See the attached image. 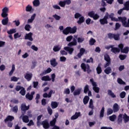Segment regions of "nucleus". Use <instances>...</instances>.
<instances>
[{
    "instance_id": "obj_16",
    "label": "nucleus",
    "mask_w": 129,
    "mask_h": 129,
    "mask_svg": "<svg viewBox=\"0 0 129 129\" xmlns=\"http://www.w3.org/2000/svg\"><path fill=\"white\" fill-rule=\"evenodd\" d=\"M96 70L97 71V74L99 75V74H101V73H102V69L101 68V63H99L96 69Z\"/></svg>"
},
{
    "instance_id": "obj_19",
    "label": "nucleus",
    "mask_w": 129,
    "mask_h": 129,
    "mask_svg": "<svg viewBox=\"0 0 129 129\" xmlns=\"http://www.w3.org/2000/svg\"><path fill=\"white\" fill-rule=\"evenodd\" d=\"M113 110L114 112H117V111L119 110V106H118V104H117V103L114 104L113 106Z\"/></svg>"
},
{
    "instance_id": "obj_34",
    "label": "nucleus",
    "mask_w": 129,
    "mask_h": 129,
    "mask_svg": "<svg viewBox=\"0 0 129 129\" xmlns=\"http://www.w3.org/2000/svg\"><path fill=\"white\" fill-rule=\"evenodd\" d=\"M60 50H61V47H60V45H55L53 48V51H54V52H58Z\"/></svg>"
},
{
    "instance_id": "obj_57",
    "label": "nucleus",
    "mask_w": 129,
    "mask_h": 129,
    "mask_svg": "<svg viewBox=\"0 0 129 129\" xmlns=\"http://www.w3.org/2000/svg\"><path fill=\"white\" fill-rule=\"evenodd\" d=\"M19 80V79L15 76H13L11 78V81H14V82H17Z\"/></svg>"
},
{
    "instance_id": "obj_2",
    "label": "nucleus",
    "mask_w": 129,
    "mask_h": 129,
    "mask_svg": "<svg viewBox=\"0 0 129 129\" xmlns=\"http://www.w3.org/2000/svg\"><path fill=\"white\" fill-rule=\"evenodd\" d=\"M90 81L91 83H92L94 91H95L96 93H99V90H100V89L99 87H97V84H96V82H94L93 79H91Z\"/></svg>"
},
{
    "instance_id": "obj_43",
    "label": "nucleus",
    "mask_w": 129,
    "mask_h": 129,
    "mask_svg": "<svg viewBox=\"0 0 129 129\" xmlns=\"http://www.w3.org/2000/svg\"><path fill=\"white\" fill-rule=\"evenodd\" d=\"M104 107H102L100 112V117H103L104 116Z\"/></svg>"
},
{
    "instance_id": "obj_8",
    "label": "nucleus",
    "mask_w": 129,
    "mask_h": 129,
    "mask_svg": "<svg viewBox=\"0 0 129 129\" xmlns=\"http://www.w3.org/2000/svg\"><path fill=\"white\" fill-rule=\"evenodd\" d=\"M34 95H35V91H32L30 93H27L25 96L26 99H28V100H33V98H34Z\"/></svg>"
},
{
    "instance_id": "obj_21",
    "label": "nucleus",
    "mask_w": 129,
    "mask_h": 129,
    "mask_svg": "<svg viewBox=\"0 0 129 129\" xmlns=\"http://www.w3.org/2000/svg\"><path fill=\"white\" fill-rule=\"evenodd\" d=\"M111 52H112V53H114V54H116V53H119L120 52V49L117 47H112V49H111Z\"/></svg>"
},
{
    "instance_id": "obj_17",
    "label": "nucleus",
    "mask_w": 129,
    "mask_h": 129,
    "mask_svg": "<svg viewBox=\"0 0 129 129\" xmlns=\"http://www.w3.org/2000/svg\"><path fill=\"white\" fill-rule=\"evenodd\" d=\"M15 119V117L12 115H8L6 119H5L4 121L5 123H7L8 121H13Z\"/></svg>"
},
{
    "instance_id": "obj_10",
    "label": "nucleus",
    "mask_w": 129,
    "mask_h": 129,
    "mask_svg": "<svg viewBox=\"0 0 129 129\" xmlns=\"http://www.w3.org/2000/svg\"><path fill=\"white\" fill-rule=\"evenodd\" d=\"M118 22H121L122 23V25L123 27H124L125 26V24H126V17H118Z\"/></svg>"
},
{
    "instance_id": "obj_1",
    "label": "nucleus",
    "mask_w": 129,
    "mask_h": 129,
    "mask_svg": "<svg viewBox=\"0 0 129 129\" xmlns=\"http://www.w3.org/2000/svg\"><path fill=\"white\" fill-rule=\"evenodd\" d=\"M81 68L84 72H87L88 74H90L92 71L90 69V66L88 64H86L83 62L81 64Z\"/></svg>"
},
{
    "instance_id": "obj_13",
    "label": "nucleus",
    "mask_w": 129,
    "mask_h": 129,
    "mask_svg": "<svg viewBox=\"0 0 129 129\" xmlns=\"http://www.w3.org/2000/svg\"><path fill=\"white\" fill-rule=\"evenodd\" d=\"M108 19H110L112 22H118V18L114 17V14L111 13L110 15L108 14Z\"/></svg>"
},
{
    "instance_id": "obj_36",
    "label": "nucleus",
    "mask_w": 129,
    "mask_h": 129,
    "mask_svg": "<svg viewBox=\"0 0 129 129\" xmlns=\"http://www.w3.org/2000/svg\"><path fill=\"white\" fill-rule=\"evenodd\" d=\"M90 91V90H89V86L88 85H86L84 88V93H85V94H87V92Z\"/></svg>"
},
{
    "instance_id": "obj_27",
    "label": "nucleus",
    "mask_w": 129,
    "mask_h": 129,
    "mask_svg": "<svg viewBox=\"0 0 129 129\" xmlns=\"http://www.w3.org/2000/svg\"><path fill=\"white\" fill-rule=\"evenodd\" d=\"M123 10H125V11H129V1L126 2L124 4V8H123Z\"/></svg>"
},
{
    "instance_id": "obj_52",
    "label": "nucleus",
    "mask_w": 129,
    "mask_h": 129,
    "mask_svg": "<svg viewBox=\"0 0 129 129\" xmlns=\"http://www.w3.org/2000/svg\"><path fill=\"white\" fill-rule=\"evenodd\" d=\"M125 95H126V93H125L124 91H123L120 93V98H124V97H125Z\"/></svg>"
},
{
    "instance_id": "obj_50",
    "label": "nucleus",
    "mask_w": 129,
    "mask_h": 129,
    "mask_svg": "<svg viewBox=\"0 0 129 129\" xmlns=\"http://www.w3.org/2000/svg\"><path fill=\"white\" fill-rule=\"evenodd\" d=\"M96 42V40L94 39V38H91L90 41H89V44L91 45H94V43Z\"/></svg>"
},
{
    "instance_id": "obj_51",
    "label": "nucleus",
    "mask_w": 129,
    "mask_h": 129,
    "mask_svg": "<svg viewBox=\"0 0 129 129\" xmlns=\"http://www.w3.org/2000/svg\"><path fill=\"white\" fill-rule=\"evenodd\" d=\"M59 6L61 7V8H64L65 6H66L65 2L64 1H60L58 3Z\"/></svg>"
},
{
    "instance_id": "obj_64",
    "label": "nucleus",
    "mask_w": 129,
    "mask_h": 129,
    "mask_svg": "<svg viewBox=\"0 0 129 129\" xmlns=\"http://www.w3.org/2000/svg\"><path fill=\"white\" fill-rule=\"evenodd\" d=\"M25 29L26 31H30V29H31V25H30L29 24L26 25V26L25 27Z\"/></svg>"
},
{
    "instance_id": "obj_7",
    "label": "nucleus",
    "mask_w": 129,
    "mask_h": 129,
    "mask_svg": "<svg viewBox=\"0 0 129 129\" xmlns=\"http://www.w3.org/2000/svg\"><path fill=\"white\" fill-rule=\"evenodd\" d=\"M41 124L44 129H49L50 128V124L49 123V121H48L47 119L42 121Z\"/></svg>"
},
{
    "instance_id": "obj_24",
    "label": "nucleus",
    "mask_w": 129,
    "mask_h": 129,
    "mask_svg": "<svg viewBox=\"0 0 129 129\" xmlns=\"http://www.w3.org/2000/svg\"><path fill=\"white\" fill-rule=\"evenodd\" d=\"M85 21V18L83 16H81L79 18V20L77 21V24L78 25H81V24H83V22Z\"/></svg>"
},
{
    "instance_id": "obj_30",
    "label": "nucleus",
    "mask_w": 129,
    "mask_h": 129,
    "mask_svg": "<svg viewBox=\"0 0 129 129\" xmlns=\"http://www.w3.org/2000/svg\"><path fill=\"white\" fill-rule=\"evenodd\" d=\"M42 81H51V78L49 76H43L41 78Z\"/></svg>"
},
{
    "instance_id": "obj_58",
    "label": "nucleus",
    "mask_w": 129,
    "mask_h": 129,
    "mask_svg": "<svg viewBox=\"0 0 129 129\" xmlns=\"http://www.w3.org/2000/svg\"><path fill=\"white\" fill-rule=\"evenodd\" d=\"M85 39L84 37H78L77 39L78 42L82 43Z\"/></svg>"
},
{
    "instance_id": "obj_54",
    "label": "nucleus",
    "mask_w": 129,
    "mask_h": 129,
    "mask_svg": "<svg viewBox=\"0 0 129 129\" xmlns=\"http://www.w3.org/2000/svg\"><path fill=\"white\" fill-rule=\"evenodd\" d=\"M73 39V36L72 35H70L68 36L66 38V41L67 42H71Z\"/></svg>"
},
{
    "instance_id": "obj_20",
    "label": "nucleus",
    "mask_w": 129,
    "mask_h": 129,
    "mask_svg": "<svg viewBox=\"0 0 129 129\" xmlns=\"http://www.w3.org/2000/svg\"><path fill=\"white\" fill-rule=\"evenodd\" d=\"M42 116H43V115H39L37 116V125L38 127L41 126V118H42Z\"/></svg>"
},
{
    "instance_id": "obj_63",
    "label": "nucleus",
    "mask_w": 129,
    "mask_h": 129,
    "mask_svg": "<svg viewBox=\"0 0 129 129\" xmlns=\"http://www.w3.org/2000/svg\"><path fill=\"white\" fill-rule=\"evenodd\" d=\"M40 94H36V97H35V100H36V103L38 104L39 103V99L40 98Z\"/></svg>"
},
{
    "instance_id": "obj_3",
    "label": "nucleus",
    "mask_w": 129,
    "mask_h": 129,
    "mask_svg": "<svg viewBox=\"0 0 129 129\" xmlns=\"http://www.w3.org/2000/svg\"><path fill=\"white\" fill-rule=\"evenodd\" d=\"M108 13H106L105 15L104 16L103 18L100 19L99 20V22L100 25H107L108 24Z\"/></svg>"
},
{
    "instance_id": "obj_5",
    "label": "nucleus",
    "mask_w": 129,
    "mask_h": 129,
    "mask_svg": "<svg viewBox=\"0 0 129 129\" xmlns=\"http://www.w3.org/2000/svg\"><path fill=\"white\" fill-rule=\"evenodd\" d=\"M108 37L109 39H114L115 41H118L119 40V34H115L113 33H109L108 34Z\"/></svg>"
},
{
    "instance_id": "obj_45",
    "label": "nucleus",
    "mask_w": 129,
    "mask_h": 129,
    "mask_svg": "<svg viewBox=\"0 0 129 129\" xmlns=\"http://www.w3.org/2000/svg\"><path fill=\"white\" fill-rule=\"evenodd\" d=\"M117 81L119 84H122V85H125V82L123 81V80L119 78H118L117 79Z\"/></svg>"
},
{
    "instance_id": "obj_38",
    "label": "nucleus",
    "mask_w": 129,
    "mask_h": 129,
    "mask_svg": "<svg viewBox=\"0 0 129 129\" xmlns=\"http://www.w3.org/2000/svg\"><path fill=\"white\" fill-rule=\"evenodd\" d=\"M32 3L34 7H39L40 6V1L39 0H34Z\"/></svg>"
},
{
    "instance_id": "obj_39",
    "label": "nucleus",
    "mask_w": 129,
    "mask_h": 129,
    "mask_svg": "<svg viewBox=\"0 0 129 129\" xmlns=\"http://www.w3.org/2000/svg\"><path fill=\"white\" fill-rule=\"evenodd\" d=\"M89 108H91V109H94V106H93V100L91 99L89 102Z\"/></svg>"
},
{
    "instance_id": "obj_37",
    "label": "nucleus",
    "mask_w": 129,
    "mask_h": 129,
    "mask_svg": "<svg viewBox=\"0 0 129 129\" xmlns=\"http://www.w3.org/2000/svg\"><path fill=\"white\" fill-rule=\"evenodd\" d=\"M81 93V89H78L76 90V91L74 92V96L76 95H79Z\"/></svg>"
},
{
    "instance_id": "obj_25",
    "label": "nucleus",
    "mask_w": 129,
    "mask_h": 129,
    "mask_svg": "<svg viewBox=\"0 0 129 129\" xmlns=\"http://www.w3.org/2000/svg\"><path fill=\"white\" fill-rule=\"evenodd\" d=\"M107 92L108 95H110V96H111V97H112V98H115V97H116V95H115V94H114V93L112 92V91H111V90H108Z\"/></svg>"
},
{
    "instance_id": "obj_23",
    "label": "nucleus",
    "mask_w": 129,
    "mask_h": 129,
    "mask_svg": "<svg viewBox=\"0 0 129 129\" xmlns=\"http://www.w3.org/2000/svg\"><path fill=\"white\" fill-rule=\"evenodd\" d=\"M123 115L122 114H119L117 118L118 124H120L122 122Z\"/></svg>"
},
{
    "instance_id": "obj_42",
    "label": "nucleus",
    "mask_w": 129,
    "mask_h": 129,
    "mask_svg": "<svg viewBox=\"0 0 129 129\" xmlns=\"http://www.w3.org/2000/svg\"><path fill=\"white\" fill-rule=\"evenodd\" d=\"M17 31L16 30V29H12L7 31V33L9 34V35H12V34H15V33Z\"/></svg>"
},
{
    "instance_id": "obj_4",
    "label": "nucleus",
    "mask_w": 129,
    "mask_h": 129,
    "mask_svg": "<svg viewBox=\"0 0 129 129\" xmlns=\"http://www.w3.org/2000/svg\"><path fill=\"white\" fill-rule=\"evenodd\" d=\"M104 60L106 61V64L104 65V68H106L107 67H108L109 65H110V63H111L110 57L108 54H106L104 55Z\"/></svg>"
},
{
    "instance_id": "obj_41",
    "label": "nucleus",
    "mask_w": 129,
    "mask_h": 129,
    "mask_svg": "<svg viewBox=\"0 0 129 129\" xmlns=\"http://www.w3.org/2000/svg\"><path fill=\"white\" fill-rule=\"evenodd\" d=\"M20 94L24 96L26 94V90H25V88L23 87L20 91L19 92Z\"/></svg>"
},
{
    "instance_id": "obj_28",
    "label": "nucleus",
    "mask_w": 129,
    "mask_h": 129,
    "mask_svg": "<svg viewBox=\"0 0 129 129\" xmlns=\"http://www.w3.org/2000/svg\"><path fill=\"white\" fill-rule=\"evenodd\" d=\"M62 33L63 35H68L69 34H70V31L69 29V27H67L63 31H62Z\"/></svg>"
},
{
    "instance_id": "obj_22",
    "label": "nucleus",
    "mask_w": 129,
    "mask_h": 129,
    "mask_svg": "<svg viewBox=\"0 0 129 129\" xmlns=\"http://www.w3.org/2000/svg\"><path fill=\"white\" fill-rule=\"evenodd\" d=\"M22 120L23 122H25V123H28L29 121H30V120L29 119V116L28 115H24L22 117Z\"/></svg>"
},
{
    "instance_id": "obj_48",
    "label": "nucleus",
    "mask_w": 129,
    "mask_h": 129,
    "mask_svg": "<svg viewBox=\"0 0 129 129\" xmlns=\"http://www.w3.org/2000/svg\"><path fill=\"white\" fill-rule=\"evenodd\" d=\"M32 10H34V9H33V7L30 5H28L26 8V12H31Z\"/></svg>"
},
{
    "instance_id": "obj_31",
    "label": "nucleus",
    "mask_w": 129,
    "mask_h": 129,
    "mask_svg": "<svg viewBox=\"0 0 129 129\" xmlns=\"http://www.w3.org/2000/svg\"><path fill=\"white\" fill-rule=\"evenodd\" d=\"M8 23H9V18L8 17H7V18L4 19L2 21V23L4 26H6V25H8Z\"/></svg>"
},
{
    "instance_id": "obj_59",
    "label": "nucleus",
    "mask_w": 129,
    "mask_h": 129,
    "mask_svg": "<svg viewBox=\"0 0 129 129\" xmlns=\"http://www.w3.org/2000/svg\"><path fill=\"white\" fill-rule=\"evenodd\" d=\"M119 58L120 60H124L126 58V55L120 54L119 55Z\"/></svg>"
},
{
    "instance_id": "obj_46",
    "label": "nucleus",
    "mask_w": 129,
    "mask_h": 129,
    "mask_svg": "<svg viewBox=\"0 0 129 129\" xmlns=\"http://www.w3.org/2000/svg\"><path fill=\"white\" fill-rule=\"evenodd\" d=\"M113 110L112 109L109 108L107 110V115H110V114H112L113 113Z\"/></svg>"
},
{
    "instance_id": "obj_32",
    "label": "nucleus",
    "mask_w": 129,
    "mask_h": 129,
    "mask_svg": "<svg viewBox=\"0 0 129 129\" xmlns=\"http://www.w3.org/2000/svg\"><path fill=\"white\" fill-rule=\"evenodd\" d=\"M15 69H16V68L15 67V64H12V69L9 73V75L10 76H12L13 75V74H14Z\"/></svg>"
},
{
    "instance_id": "obj_29",
    "label": "nucleus",
    "mask_w": 129,
    "mask_h": 129,
    "mask_svg": "<svg viewBox=\"0 0 129 129\" xmlns=\"http://www.w3.org/2000/svg\"><path fill=\"white\" fill-rule=\"evenodd\" d=\"M51 106L52 109L57 108V107H58V103H57V102L52 101L51 103Z\"/></svg>"
},
{
    "instance_id": "obj_33",
    "label": "nucleus",
    "mask_w": 129,
    "mask_h": 129,
    "mask_svg": "<svg viewBox=\"0 0 129 129\" xmlns=\"http://www.w3.org/2000/svg\"><path fill=\"white\" fill-rule=\"evenodd\" d=\"M89 101V96H85L83 99V103L84 104H87L88 103V102Z\"/></svg>"
},
{
    "instance_id": "obj_11",
    "label": "nucleus",
    "mask_w": 129,
    "mask_h": 129,
    "mask_svg": "<svg viewBox=\"0 0 129 129\" xmlns=\"http://www.w3.org/2000/svg\"><path fill=\"white\" fill-rule=\"evenodd\" d=\"M64 51L68 52L70 55H72L73 54V52H74V48L70 47V46L64 47L63 48Z\"/></svg>"
},
{
    "instance_id": "obj_49",
    "label": "nucleus",
    "mask_w": 129,
    "mask_h": 129,
    "mask_svg": "<svg viewBox=\"0 0 129 129\" xmlns=\"http://www.w3.org/2000/svg\"><path fill=\"white\" fill-rule=\"evenodd\" d=\"M47 112L50 115H52V113H53V110L51 108L50 106L47 107Z\"/></svg>"
},
{
    "instance_id": "obj_62",
    "label": "nucleus",
    "mask_w": 129,
    "mask_h": 129,
    "mask_svg": "<svg viewBox=\"0 0 129 129\" xmlns=\"http://www.w3.org/2000/svg\"><path fill=\"white\" fill-rule=\"evenodd\" d=\"M121 25H120V24L118 23H116L115 24V31H116V30H118V29H119V28H120V26Z\"/></svg>"
},
{
    "instance_id": "obj_60",
    "label": "nucleus",
    "mask_w": 129,
    "mask_h": 129,
    "mask_svg": "<svg viewBox=\"0 0 129 129\" xmlns=\"http://www.w3.org/2000/svg\"><path fill=\"white\" fill-rule=\"evenodd\" d=\"M68 47H73V46H77V44H76V43L72 41L69 43V44H68Z\"/></svg>"
},
{
    "instance_id": "obj_18",
    "label": "nucleus",
    "mask_w": 129,
    "mask_h": 129,
    "mask_svg": "<svg viewBox=\"0 0 129 129\" xmlns=\"http://www.w3.org/2000/svg\"><path fill=\"white\" fill-rule=\"evenodd\" d=\"M69 29L70 30V34H75L77 32V27L76 26H74L73 28L69 27Z\"/></svg>"
},
{
    "instance_id": "obj_9",
    "label": "nucleus",
    "mask_w": 129,
    "mask_h": 129,
    "mask_svg": "<svg viewBox=\"0 0 129 129\" xmlns=\"http://www.w3.org/2000/svg\"><path fill=\"white\" fill-rule=\"evenodd\" d=\"M29 109L30 105L27 106L25 103H23L21 105V111H22L24 112V113H26V111H27V110H29Z\"/></svg>"
},
{
    "instance_id": "obj_14",
    "label": "nucleus",
    "mask_w": 129,
    "mask_h": 129,
    "mask_svg": "<svg viewBox=\"0 0 129 129\" xmlns=\"http://www.w3.org/2000/svg\"><path fill=\"white\" fill-rule=\"evenodd\" d=\"M32 77H33V74H32V73H26L24 75V78L27 81H31Z\"/></svg>"
},
{
    "instance_id": "obj_44",
    "label": "nucleus",
    "mask_w": 129,
    "mask_h": 129,
    "mask_svg": "<svg viewBox=\"0 0 129 129\" xmlns=\"http://www.w3.org/2000/svg\"><path fill=\"white\" fill-rule=\"evenodd\" d=\"M109 118L111 121H114L116 119V115L113 114L112 116H110Z\"/></svg>"
},
{
    "instance_id": "obj_55",
    "label": "nucleus",
    "mask_w": 129,
    "mask_h": 129,
    "mask_svg": "<svg viewBox=\"0 0 129 129\" xmlns=\"http://www.w3.org/2000/svg\"><path fill=\"white\" fill-rule=\"evenodd\" d=\"M18 110H19V108L18 107V105H15L13 108V112L17 113L18 112Z\"/></svg>"
},
{
    "instance_id": "obj_40",
    "label": "nucleus",
    "mask_w": 129,
    "mask_h": 129,
    "mask_svg": "<svg viewBox=\"0 0 129 129\" xmlns=\"http://www.w3.org/2000/svg\"><path fill=\"white\" fill-rule=\"evenodd\" d=\"M111 72V68L110 67H107L106 69L104 70V73L106 74H109Z\"/></svg>"
},
{
    "instance_id": "obj_6",
    "label": "nucleus",
    "mask_w": 129,
    "mask_h": 129,
    "mask_svg": "<svg viewBox=\"0 0 129 129\" xmlns=\"http://www.w3.org/2000/svg\"><path fill=\"white\" fill-rule=\"evenodd\" d=\"M85 53V48H81L80 49V52L78 53L76 56H74V59H80L82 56Z\"/></svg>"
},
{
    "instance_id": "obj_53",
    "label": "nucleus",
    "mask_w": 129,
    "mask_h": 129,
    "mask_svg": "<svg viewBox=\"0 0 129 129\" xmlns=\"http://www.w3.org/2000/svg\"><path fill=\"white\" fill-rule=\"evenodd\" d=\"M128 48L127 47H125L124 48V49H123V50H121V52H122V53H125L126 54L127 53H128Z\"/></svg>"
},
{
    "instance_id": "obj_35",
    "label": "nucleus",
    "mask_w": 129,
    "mask_h": 129,
    "mask_svg": "<svg viewBox=\"0 0 129 129\" xmlns=\"http://www.w3.org/2000/svg\"><path fill=\"white\" fill-rule=\"evenodd\" d=\"M52 72V69L50 68H48L46 70L44 71L42 73V75L40 74V75H45V74H48Z\"/></svg>"
},
{
    "instance_id": "obj_12",
    "label": "nucleus",
    "mask_w": 129,
    "mask_h": 129,
    "mask_svg": "<svg viewBox=\"0 0 129 129\" xmlns=\"http://www.w3.org/2000/svg\"><path fill=\"white\" fill-rule=\"evenodd\" d=\"M33 33L29 32V33H27L26 34L25 36V40H29V41H31V42H33L34 41V39H33Z\"/></svg>"
},
{
    "instance_id": "obj_15",
    "label": "nucleus",
    "mask_w": 129,
    "mask_h": 129,
    "mask_svg": "<svg viewBox=\"0 0 129 129\" xmlns=\"http://www.w3.org/2000/svg\"><path fill=\"white\" fill-rule=\"evenodd\" d=\"M50 65L52 66V67H56L57 65H58V62L56 60V58H52L50 60Z\"/></svg>"
},
{
    "instance_id": "obj_56",
    "label": "nucleus",
    "mask_w": 129,
    "mask_h": 129,
    "mask_svg": "<svg viewBox=\"0 0 129 129\" xmlns=\"http://www.w3.org/2000/svg\"><path fill=\"white\" fill-rule=\"evenodd\" d=\"M94 15H95L94 11H91L88 13V16L90 18H93V17H94Z\"/></svg>"
},
{
    "instance_id": "obj_47",
    "label": "nucleus",
    "mask_w": 129,
    "mask_h": 129,
    "mask_svg": "<svg viewBox=\"0 0 129 129\" xmlns=\"http://www.w3.org/2000/svg\"><path fill=\"white\" fill-rule=\"evenodd\" d=\"M56 119H53L51 121H50V126H54L55 124H56Z\"/></svg>"
},
{
    "instance_id": "obj_61",
    "label": "nucleus",
    "mask_w": 129,
    "mask_h": 129,
    "mask_svg": "<svg viewBox=\"0 0 129 129\" xmlns=\"http://www.w3.org/2000/svg\"><path fill=\"white\" fill-rule=\"evenodd\" d=\"M23 87H22L20 85H17L15 88V90L16 91H20L23 88Z\"/></svg>"
},
{
    "instance_id": "obj_26",
    "label": "nucleus",
    "mask_w": 129,
    "mask_h": 129,
    "mask_svg": "<svg viewBox=\"0 0 129 129\" xmlns=\"http://www.w3.org/2000/svg\"><path fill=\"white\" fill-rule=\"evenodd\" d=\"M123 119L124 121V122L125 123H126V122H128L129 121V116L126 115V114L124 113V115H123Z\"/></svg>"
}]
</instances>
